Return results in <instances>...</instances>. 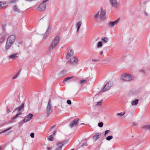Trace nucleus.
<instances>
[{
  "label": "nucleus",
  "mask_w": 150,
  "mask_h": 150,
  "mask_svg": "<svg viewBox=\"0 0 150 150\" xmlns=\"http://www.w3.org/2000/svg\"><path fill=\"white\" fill-rule=\"evenodd\" d=\"M59 40V37L58 36H56L49 47V50H51L55 48L58 44Z\"/></svg>",
  "instance_id": "obj_1"
},
{
  "label": "nucleus",
  "mask_w": 150,
  "mask_h": 150,
  "mask_svg": "<svg viewBox=\"0 0 150 150\" xmlns=\"http://www.w3.org/2000/svg\"><path fill=\"white\" fill-rule=\"evenodd\" d=\"M121 79L123 81H129L133 80L134 77L129 74H123L121 75Z\"/></svg>",
  "instance_id": "obj_2"
},
{
  "label": "nucleus",
  "mask_w": 150,
  "mask_h": 150,
  "mask_svg": "<svg viewBox=\"0 0 150 150\" xmlns=\"http://www.w3.org/2000/svg\"><path fill=\"white\" fill-rule=\"evenodd\" d=\"M51 99L49 100L48 103L46 108L47 114L48 116H49L52 112V106L51 105Z\"/></svg>",
  "instance_id": "obj_3"
},
{
  "label": "nucleus",
  "mask_w": 150,
  "mask_h": 150,
  "mask_svg": "<svg viewBox=\"0 0 150 150\" xmlns=\"http://www.w3.org/2000/svg\"><path fill=\"white\" fill-rule=\"evenodd\" d=\"M113 82L112 81L108 82L104 87L102 90V92H105L109 90L110 87L112 85Z\"/></svg>",
  "instance_id": "obj_4"
},
{
  "label": "nucleus",
  "mask_w": 150,
  "mask_h": 150,
  "mask_svg": "<svg viewBox=\"0 0 150 150\" xmlns=\"http://www.w3.org/2000/svg\"><path fill=\"white\" fill-rule=\"evenodd\" d=\"M16 36L14 35H10L8 38L6 42L13 44L15 42Z\"/></svg>",
  "instance_id": "obj_5"
},
{
  "label": "nucleus",
  "mask_w": 150,
  "mask_h": 150,
  "mask_svg": "<svg viewBox=\"0 0 150 150\" xmlns=\"http://www.w3.org/2000/svg\"><path fill=\"white\" fill-rule=\"evenodd\" d=\"M106 10H103L102 8H101V12L100 17V18L103 20H105L106 18Z\"/></svg>",
  "instance_id": "obj_6"
},
{
  "label": "nucleus",
  "mask_w": 150,
  "mask_h": 150,
  "mask_svg": "<svg viewBox=\"0 0 150 150\" xmlns=\"http://www.w3.org/2000/svg\"><path fill=\"white\" fill-rule=\"evenodd\" d=\"M46 8V4L42 3L36 8V9L39 11H41L45 10Z\"/></svg>",
  "instance_id": "obj_7"
},
{
  "label": "nucleus",
  "mask_w": 150,
  "mask_h": 150,
  "mask_svg": "<svg viewBox=\"0 0 150 150\" xmlns=\"http://www.w3.org/2000/svg\"><path fill=\"white\" fill-rule=\"evenodd\" d=\"M79 119L76 118L72 121L70 125V127L71 128H72L74 126H77L79 124Z\"/></svg>",
  "instance_id": "obj_8"
},
{
  "label": "nucleus",
  "mask_w": 150,
  "mask_h": 150,
  "mask_svg": "<svg viewBox=\"0 0 150 150\" xmlns=\"http://www.w3.org/2000/svg\"><path fill=\"white\" fill-rule=\"evenodd\" d=\"M18 54L17 53L11 54L8 57V59L9 60H14L18 57Z\"/></svg>",
  "instance_id": "obj_9"
},
{
  "label": "nucleus",
  "mask_w": 150,
  "mask_h": 150,
  "mask_svg": "<svg viewBox=\"0 0 150 150\" xmlns=\"http://www.w3.org/2000/svg\"><path fill=\"white\" fill-rule=\"evenodd\" d=\"M119 19H118L116 20L113 22H110L108 23V26L109 28H112L116 25L119 22Z\"/></svg>",
  "instance_id": "obj_10"
},
{
  "label": "nucleus",
  "mask_w": 150,
  "mask_h": 150,
  "mask_svg": "<svg viewBox=\"0 0 150 150\" xmlns=\"http://www.w3.org/2000/svg\"><path fill=\"white\" fill-rule=\"evenodd\" d=\"M78 59L76 57L71 58L70 59V62L72 65H75L77 64Z\"/></svg>",
  "instance_id": "obj_11"
},
{
  "label": "nucleus",
  "mask_w": 150,
  "mask_h": 150,
  "mask_svg": "<svg viewBox=\"0 0 150 150\" xmlns=\"http://www.w3.org/2000/svg\"><path fill=\"white\" fill-rule=\"evenodd\" d=\"M109 1L112 6L115 8L117 6V3L116 0H109Z\"/></svg>",
  "instance_id": "obj_12"
},
{
  "label": "nucleus",
  "mask_w": 150,
  "mask_h": 150,
  "mask_svg": "<svg viewBox=\"0 0 150 150\" xmlns=\"http://www.w3.org/2000/svg\"><path fill=\"white\" fill-rule=\"evenodd\" d=\"M8 5V2L6 1H0V8H3Z\"/></svg>",
  "instance_id": "obj_13"
},
{
  "label": "nucleus",
  "mask_w": 150,
  "mask_h": 150,
  "mask_svg": "<svg viewBox=\"0 0 150 150\" xmlns=\"http://www.w3.org/2000/svg\"><path fill=\"white\" fill-rule=\"evenodd\" d=\"M74 52L71 49H70L68 52L67 56L66 58L67 59H69L70 57L73 56L74 54Z\"/></svg>",
  "instance_id": "obj_14"
},
{
  "label": "nucleus",
  "mask_w": 150,
  "mask_h": 150,
  "mask_svg": "<svg viewBox=\"0 0 150 150\" xmlns=\"http://www.w3.org/2000/svg\"><path fill=\"white\" fill-rule=\"evenodd\" d=\"M65 142H62L58 143L57 145L58 146V147L56 148L55 150H61Z\"/></svg>",
  "instance_id": "obj_15"
},
{
  "label": "nucleus",
  "mask_w": 150,
  "mask_h": 150,
  "mask_svg": "<svg viewBox=\"0 0 150 150\" xmlns=\"http://www.w3.org/2000/svg\"><path fill=\"white\" fill-rule=\"evenodd\" d=\"M33 115L32 114H29L27 116H25L24 119V120L25 121V122H27L30 120L33 117Z\"/></svg>",
  "instance_id": "obj_16"
},
{
  "label": "nucleus",
  "mask_w": 150,
  "mask_h": 150,
  "mask_svg": "<svg viewBox=\"0 0 150 150\" xmlns=\"http://www.w3.org/2000/svg\"><path fill=\"white\" fill-rule=\"evenodd\" d=\"M13 45V44H12L11 43L6 42L5 46V49L6 52H7L8 50L10 48L11 46Z\"/></svg>",
  "instance_id": "obj_17"
},
{
  "label": "nucleus",
  "mask_w": 150,
  "mask_h": 150,
  "mask_svg": "<svg viewBox=\"0 0 150 150\" xmlns=\"http://www.w3.org/2000/svg\"><path fill=\"white\" fill-rule=\"evenodd\" d=\"M101 136V134L99 133H97L93 137V139L96 141Z\"/></svg>",
  "instance_id": "obj_18"
},
{
  "label": "nucleus",
  "mask_w": 150,
  "mask_h": 150,
  "mask_svg": "<svg viewBox=\"0 0 150 150\" xmlns=\"http://www.w3.org/2000/svg\"><path fill=\"white\" fill-rule=\"evenodd\" d=\"M24 103H22L21 105L18 107L16 108L15 110H17L18 111L22 110L24 107Z\"/></svg>",
  "instance_id": "obj_19"
},
{
  "label": "nucleus",
  "mask_w": 150,
  "mask_h": 150,
  "mask_svg": "<svg viewBox=\"0 0 150 150\" xmlns=\"http://www.w3.org/2000/svg\"><path fill=\"white\" fill-rule=\"evenodd\" d=\"M21 114L22 113L21 112H19V113L17 114L15 116L12 118L11 121V122H14V121H13V120L16 119L18 117H19L20 115H21Z\"/></svg>",
  "instance_id": "obj_20"
},
{
  "label": "nucleus",
  "mask_w": 150,
  "mask_h": 150,
  "mask_svg": "<svg viewBox=\"0 0 150 150\" xmlns=\"http://www.w3.org/2000/svg\"><path fill=\"white\" fill-rule=\"evenodd\" d=\"M101 40L103 41V42L106 43L108 41L109 39L107 37H103L101 38Z\"/></svg>",
  "instance_id": "obj_21"
},
{
  "label": "nucleus",
  "mask_w": 150,
  "mask_h": 150,
  "mask_svg": "<svg viewBox=\"0 0 150 150\" xmlns=\"http://www.w3.org/2000/svg\"><path fill=\"white\" fill-rule=\"evenodd\" d=\"M139 100L138 99H135V100H133L131 102V105L132 106H134L137 105L139 102Z\"/></svg>",
  "instance_id": "obj_22"
},
{
  "label": "nucleus",
  "mask_w": 150,
  "mask_h": 150,
  "mask_svg": "<svg viewBox=\"0 0 150 150\" xmlns=\"http://www.w3.org/2000/svg\"><path fill=\"white\" fill-rule=\"evenodd\" d=\"M13 11L16 12H20V11L16 6H14L13 7Z\"/></svg>",
  "instance_id": "obj_23"
},
{
  "label": "nucleus",
  "mask_w": 150,
  "mask_h": 150,
  "mask_svg": "<svg viewBox=\"0 0 150 150\" xmlns=\"http://www.w3.org/2000/svg\"><path fill=\"white\" fill-rule=\"evenodd\" d=\"M103 45V42L102 41H99L96 47L97 48H98L102 47Z\"/></svg>",
  "instance_id": "obj_24"
},
{
  "label": "nucleus",
  "mask_w": 150,
  "mask_h": 150,
  "mask_svg": "<svg viewBox=\"0 0 150 150\" xmlns=\"http://www.w3.org/2000/svg\"><path fill=\"white\" fill-rule=\"evenodd\" d=\"M82 24L81 21H79L76 25V27L77 28V31L79 30Z\"/></svg>",
  "instance_id": "obj_25"
},
{
  "label": "nucleus",
  "mask_w": 150,
  "mask_h": 150,
  "mask_svg": "<svg viewBox=\"0 0 150 150\" xmlns=\"http://www.w3.org/2000/svg\"><path fill=\"white\" fill-rule=\"evenodd\" d=\"M12 128V127H10L8 128L7 129H6L3 130L1 132H0V134H2V133H3L6 132L7 131L11 129Z\"/></svg>",
  "instance_id": "obj_26"
},
{
  "label": "nucleus",
  "mask_w": 150,
  "mask_h": 150,
  "mask_svg": "<svg viewBox=\"0 0 150 150\" xmlns=\"http://www.w3.org/2000/svg\"><path fill=\"white\" fill-rule=\"evenodd\" d=\"M99 11H98L97 13L94 14V18L95 19L97 20L99 16Z\"/></svg>",
  "instance_id": "obj_27"
},
{
  "label": "nucleus",
  "mask_w": 150,
  "mask_h": 150,
  "mask_svg": "<svg viewBox=\"0 0 150 150\" xmlns=\"http://www.w3.org/2000/svg\"><path fill=\"white\" fill-rule=\"evenodd\" d=\"M73 78V76L68 77L67 78H64L63 80V81L64 82H66L67 81H68L70 79H72Z\"/></svg>",
  "instance_id": "obj_28"
},
{
  "label": "nucleus",
  "mask_w": 150,
  "mask_h": 150,
  "mask_svg": "<svg viewBox=\"0 0 150 150\" xmlns=\"http://www.w3.org/2000/svg\"><path fill=\"white\" fill-rule=\"evenodd\" d=\"M143 128L145 129H148L150 131V125H145L143 127Z\"/></svg>",
  "instance_id": "obj_29"
},
{
  "label": "nucleus",
  "mask_w": 150,
  "mask_h": 150,
  "mask_svg": "<svg viewBox=\"0 0 150 150\" xmlns=\"http://www.w3.org/2000/svg\"><path fill=\"white\" fill-rule=\"evenodd\" d=\"M48 139L50 141H53L54 139V136L52 135L50 136L48 138Z\"/></svg>",
  "instance_id": "obj_30"
},
{
  "label": "nucleus",
  "mask_w": 150,
  "mask_h": 150,
  "mask_svg": "<svg viewBox=\"0 0 150 150\" xmlns=\"http://www.w3.org/2000/svg\"><path fill=\"white\" fill-rule=\"evenodd\" d=\"M25 122H25V120H24V119H23L21 121L19 122V126L20 127V126H21L23 123H24Z\"/></svg>",
  "instance_id": "obj_31"
},
{
  "label": "nucleus",
  "mask_w": 150,
  "mask_h": 150,
  "mask_svg": "<svg viewBox=\"0 0 150 150\" xmlns=\"http://www.w3.org/2000/svg\"><path fill=\"white\" fill-rule=\"evenodd\" d=\"M113 138V137L112 135L108 136L106 138V139L108 141H109L111 139Z\"/></svg>",
  "instance_id": "obj_32"
},
{
  "label": "nucleus",
  "mask_w": 150,
  "mask_h": 150,
  "mask_svg": "<svg viewBox=\"0 0 150 150\" xmlns=\"http://www.w3.org/2000/svg\"><path fill=\"white\" fill-rule=\"evenodd\" d=\"M5 37L4 36H3L0 39V43H1L3 42L5 40Z\"/></svg>",
  "instance_id": "obj_33"
},
{
  "label": "nucleus",
  "mask_w": 150,
  "mask_h": 150,
  "mask_svg": "<svg viewBox=\"0 0 150 150\" xmlns=\"http://www.w3.org/2000/svg\"><path fill=\"white\" fill-rule=\"evenodd\" d=\"M103 123L102 122H100L98 124V126L100 127H102L103 126Z\"/></svg>",
  "instance_id": "obj_34"
},
{
  "label": "nucleus",
  "mask_w": 150,
  "mask_h": 150,
  "mask_svg": "<svg viewBox=\"0 0 150 150\" xmlns=\"http://www.w3.org/2000/svg\"><path fill=\"white\" fill-rule=\"evenodd\" d=\"M18 0H11L9 1L10 3L12 4L16 2Z\"/></svg>",
  "instance_id": "obj_35"
},
{
  "label": "nucleus",
  "mask_w": 150,
  "mask_h": 150,
  "mask_svg": "<svg viewBox=\"0 0 150 150\" xmlns=\"http://www.w3.org/2000/svg\"><path fill=\"white\" fill-rule=\"evenodd\" d=\"M87 82V81L86 80H81L79 81V83H80L81 84L83 83H86Z\"/></svg>",
  "instance_id": "obj_36"
},
{
  "label": "nucleus",
  "mask_w": 150,
  "mask_h": 150,
  "mask_svg": "<svg viewBox=\"0 0 150 150\" xmlns=\"http://www.w3.org/2000/svg\"><path fill=\"white\" fill-rule=\"evenodd\" d=\"M102 101V100H101L100 101L98 102L96 104V105L97 106H100L101 105Z\"/></svg>",
  "instance_id": "obj_37"
},
{
  "label": "nucleus",
  "mask_w": 150,
  "mask_h": 150,
  "mask_svg": "<svg viewBox=\"0 0 150 150\" xmlns=\"http://www.w3.org/2000/svg\"><path fill=\"white\" fill-rule=\"evenodd\" d=\"M125 112H124L123 113H118L117 114V115H120L121 116H122L124 115L125 114Z\"/></svg>",
  "instance_id": "obj_38"
},
{
  "label": "nucleus",
  "mask_w": 150,
  "mask_h": 150,
  "mask_svg": "<svg viewBox=\"0 0 150 150\" xmlns=\"http://www.w3.org/2000/svg\"><path fill=\"white\" fill-rule=\"evenodd\" d=\"M67 104L71 105V102L70 100H67Z\"/></svg>",
  "instance_id": "obj_39"
},
{
  "label": "nucleus",
  "mask_w": 150,
  "mask_h": 150,
  "mask_svg": "<svg viewBox=\"0 0 150 150\" xmlns=\"http://www.w3.org/2000/svg\"><path fill=\"white\" fill-rule=\"evenodd\" d=\"M30 136L32 138H33L34 137V134L33 133H31L30 134Z\"/></svg>",
  "instance_id": "obj_40"
},
{
  "label": "nucleus",
  "mask_w": 150,
  "mask_h": 150,
  "mask_svg": "<svg viewBox=\"0 0 150 150\" xmlns=\"http://www.w3.org/2000/svg\"><path fill=\"white\" fill-rule=\"evenodd\" d=\"M110 130H107L105 131L104 135H106L107 134L110 132Z\"/></svg>",
  "instance_id": "obj_41"
},
{
  "label": "nucleus",
  "mask_w": 150,
  "mask_h": 150,
  "mask_svg": "<svg viewBox=\"0 0 150 150\" xmlns=\"http://www.w3.org/2000/svg\"><path fill=\"white\" fill-rule=\"evenodd\" d=\"M18 76V75L16 73V75L13 77L12 79H13L16 78Z\"/></svg>",
  "instance_id": "obj_42"
},
{
  "label": "nucleus",
  "mask_w": 150,
  "mask_h": 150,
  "mask_svg": "<svg viewBox=\"0 0 150 150\" xmlns=\"http://www.w3.org/2000/svg\"><path fill=\"white\" fill-rule=\"evenodd\" d=\"M49 34V32L48 30H46V32L45 33V34H45V35H46L47 36Z\"/></svg>",
  "instance_id": "obj_43"
},
{
  "label": "nucleus",
  "mask_w": 150,
  "mask_h": 150,
  "mask_svg": "<svg viewBox=\"0 0 150 150\" xmlns=\"http://www.w3.org/2000/svg\"><path fill=\"white\" fill-rule=\"evenodd\" d=\"M139 71L140 72H142L143 74H145V71L143 69H141L139 70Z\"/></svg>",
  "instance_id": "obj_44"
},
{
  "label": "nucleus",
  "mask_w": 150,
  "mask_h": 150,
  "mask_svg": "<svg viewBox=\"0 0 150 150\" xmlns=\"http://www.w3.org/2000/svg\"><path fill=\"white\" fill-rule=\"evenodd\" d=\"M87 143L86 142H85L82 144V146H87Z\"/></svg>",
  "instance_id": "obj_45"
},
{
  "label": "nucleus",
  "mask_w": 150,
  "mask_h": 150,
  "mask_svg": "<svg viewBox=\"0 0 150 150\" xmlns=\"http://www.w3.org/2000/svg\"><path fill=\"white\" fill-rule=\"evenodd\" d=\"M49 0H45L43 1L42 2V3H43L44 4H45V2H47V1H48Z\"/></svg>",
  "instance_id": "obj_46"
},
{
  "label": "nucleus",
  "mask_w": 150,
  "mask_h": 150,
  "mask_svg": "<svg viewBox=\"0 0 150 150\" xmlns=\"http://www.w3.org/2000/svg\"><path fill=\"white\" fill-rule=\"evenodd\" d=\"M92 61H94V62H97V61H99V60H97L96 59H92Z\"/></svg>",
  "instance_id": "obj_47"
},
{
  "label": "nucleus",
  "mask_w": 150,
  "mask_h": 150,
  "mask_svg": "<svg viewBox=\"0 0 150 150\" xmlns=\"http://www.w3.org/2000/svg\"><path fill=\"white\" fill-rule=\"evenodd\" d=\"M144 13L146 16H148V14L147 13V12L146 11H144Z\"/></svg>",
  "instance_id": "obj_48"
},
{
  "label": "nucleus",
  "mask_w": 150,
  "mask_h": 150,
  "mask_svg": "<svg viewBox=\"0 0 150 150\" xmlns=\"http://www.w3.org/2000/svg\"><path fill=\"white\" fill-rule=\"evenodd\" d=\"M99 53L100 55H101L103 54V52L102 51H101Z\"/></svg>",
  "instance_id": "obj_49"
},
{
  "label": "nucleus",
  "mask_w": 150,
  "mask_h": 150,
  "mask_svg": "<svg viewBox=\"0 0 150 150\" xmlns=\"http://www.w3.org/2000/svg\"><path fill=\"white\" fill-rule=\"evenodd\" d=\"M47 37V36L46 35H45V34H44L43 37V38H44V39H45Z\"/></svg>",
  "instance_id": "obj_50"
},
{
  "label": "nucleus",
  "mask_w": 150,
  "mask_h": 150,
  "mask_svg": "<svg viewBox=\"0 0 150 150\" xmlns=\"http://www.w3.org/2000/svg\"><path fill=\"white\" fill-rule=\"evenodd\" d=\"M11 132V131H10V132H7L6 134H5V135H8Z\"/></svg>",
  "instance_id": "obj_51"
},
{
  "label": "nucleus",
  "mask_w": 150,
  "mask_h": 150,
  "mask_svg": "<svg viewBox=\"0 0 150 150\" xmlns=\"http://www.w3.org/2000/svg\"><path fill=\"white\" fill-rule=\"evenodd\" d=\"M56 125H54L53 126H52L51 127L50 129H52L54 128L55 127Z\"/></svg>",
  "instance_id": "obj_52"
},
{
  "label": "nucleus",
  "mask_w": 150,
  "mask_h": 150,
  "mask_svg": "<svg viewBox=\"0 0 150 150\" xmlns=\"http://www.w3.org/2000/svg\"><path fill=\"white\" fill-rule=\"evenodd\" d=\"M21 71V69L17 73V74L18 75L20 73Z\"/></svg>",
  "instance_id": "obj_53"
},
{
  "label": "nucleus",
  "mask_w": 150,
  "mask_h": 150,
  "mask_svg": "<svg viewBox=\"0 0 150 150\" xmlns=\"http://www.w3.org/2000/svg\"><path fill=\"white\" fill-rule=\"evenodd\" d=\"M57 132L56 130H55V131L54 132V133H53L54 135H55L56 134V133H57Z\"/></svg>",
  "instance_id": "obj_54"
},
{
  "label": "nucleus",
  "mask_w": 150,
  "mask_h": 150,
  "mask_svg": "<svg viewBox=\"0 0 150 150\" xmlns=\"http://www.w3.org/2000/svg\"><path fill=\"white\" fill-rule=\"evenodd\" d=\"M10 112H11V111H10V110L9 109H7V112L8 113H9Z\"/></svg>",
  "instance_id": "obj_55"
},
{
  "label": "nucleus",
  "mask_w": 150,
  "mask_h": 150,
  "mask_svg": "<svg viewBox=\"0 0 150 150\" xmlns=\"http://www.w3.org/2000/svg\"><path fill=\"white\" fill-rule=\"evenodd\" d=\"M50 147H47V150H50Z\"/></svg>",
  "instance_id": "obj_56"
},
{
  "label": "nucleus",
  "mask_w": 150,
  "mask_h": 150,
  "mask_svg": "<svg viewBox=\"0 0 150 150\" xmlns=\"http://www.w3.org/2000/svg\"><path fill=\"white\" fill-rule=\"evenodd\" d=\"M136 125V124L135 123V122H133V125Z\"/></svg>",
  "instance_id": "obj_57"
},
{
  "label": "nucleus",
  "mask_w": 150,
  "mask_h": 150,
  "mask_svg": "<svg viewBox=\"0 0 150 150\" xmlns=\"http://www.w3.org/2000/svg\"><path fill=\"white\" fill-rule=\"evenodd\" d=\"M22 43V41H20V42H19V43H20V44H21Z\"/></svg>",
  "instance_id": "obj_58"
},
{
  "label": "nucleus",
  "mask_w": 150,
  "mask_h": 150,
  "mask_svg": "<svg viewBox=\"0 0 150 150\" xmlns=\"http://www.w3.org/2000/svg\"><path fill=\"white\" fill-rule=\"evenodd\" d=\"M2 149V147L0 146V150H1Z\"/></svg>",
  "instance_id": "obj_59"
},
{
  "label": "nucleus",
  "mask_w": 150,
  "mask_h": 150,
  "mask_svg": "<svg viewBox=\"0 0 150 150\" xmlns=\"http://www.w3.org/2000/svg\"><path fill=\"white\" fill-rule=\"evenodd\" d=\"M17 46H18V47H19L20 46H19V45H17Z\"/></svg>",
  "instance_id": "obj_60"
},
{
  "label": "nucleus",
  "mask_w": 150,
  "mask_h": 150,
  "mask_svg": "<svg viewBox=\"0 0 150 150\" xmlns=\"http://www.w3.org/2000/svg\"><path fill=\"white\" fill-rule=\"evenodd\" d=\"M81 124V125H84V123H82Z\"/></svg>",
  "instance_id": "obj_61"
},
{
  "label": "nucleus",
  "mask_w": 150,
  "mask_h": 150,
  "mask_svg": "<svg viewBox=\"0 0 150 150\" xmlns=\"http://www.w3.org/2000/svg\"><path fill=\"white\" fill-rule=\"evenodd\" d=\"M83 142H85V141H86V140L85 139H84V140H83Z\"/></svg>",
  "instance_id": "obj_62"
},
{
  "label": "nucleus",
  "mask_w": 150,
  "mask_h": 150,
  "mask_svg": "<svg viewBox=\"0 0 150 150\" xmlns=\"http://www.w3.org/2000/svg\"><path fill=\"white\" fill-rule=\"evenodd\" d=\"M42 19H43V18H41L40 19V20H41Z\"/></svg>",
  "instance_id": "obj_63"
},
{
  "label": "nucleus",
  "mask_w": 150,
  "mask_h": 150,
  "mask_svg": "<svg viewBox=\"0 0 150 150\" xmlns=\"http://www.w3.org/2000/svg\"><path fill=\"white\" fill-rule=\"evenodd\" d=\"M75 80L74 79V80H73V81H75Z\"/></svg>",
  "instance_id": "obj_64"
}]
</instances>
